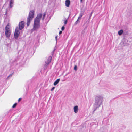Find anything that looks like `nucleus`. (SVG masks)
Returning a JSON list of instances; mask_svg holds the SVG:
<instances>
[{
	"instance_id": "5701e85b",
	"label": "nucleus",
	"mask_w": 132,
	"mask_h": 132,
	"mask_svg": "<svg viewBox=\"0 0 132 132\" xmlns=\"http://www.w3.org/2000/svg\"><path fill=\"white\" fill-rule=\"evenodd\" d=\"M81 18V17H80V16H79L78 18V19L79 20H80Z\"/></svg>"
},
{
	"instance_id": "412c9836",
	"label": "nucleus",
	"mask_w": 132,
	"mask_h": 132,
	"mask_svg": "<svg viewBox=\"0 0 132 132\" xmlns=\"http://www.w3.org/2000/svg\"><path fill=\"white\" fill-rule=\"evenodd\" d=\"M93 13V12H91V14H90V16H89V19H90V17H91V16H92V14Z\"/></svg>"
},
{
	"instance_id": "393cba45",
	"label": "nucleus",
	"mask_w": 132,
	"mask_h": 132,
	"mask_svg": "<svg viewBox=\"0 0 132 132\" xmlns=\"http://www.w3.org/2000/svg\"><path fill=\"white\" fill-rule=\"evenodd\" d=\"M57 36H56L55 37V39H56V41H57Z\"/></svg>"
},
{
	"instance_id": "f257e3e1",
	"label": "nucleus",
	"mask_w": 132,
	"mask_h": 132,
	"mask_svg": "<svg viewBox=\"0 0 132 132\" xmlns=\"http://www.w3.org/2000/svg\"><path fill=\"white\" fill-rule=\"evenodd\" d=\"M95 106L97 108L99 107L102 104L104 101V97L101 95H96L95 97Z\"/></svg>"
},
{
	"instance_id": "423d86ee",
	"label": "nucleus",
	"mask_w": 132,
	"mask_h": 132,
	"mask_svg": "<svg viewBox=\"0 0 132 132\" xmlns=\"http://www.w3.org/2000/svg\"><path fill=\"white\" fill-rule=\"evenodd\" d=\"M24 27V22L22 21L19 23V29L21 30Z\"/></svg>"
},
{
	"instance_id": "dca6fc26",
	"label": "nucleus",
	"mask_w": 132,
	"mask_h": 132,
	"mask_svg": "<svg viewBox=\"0 0 132 132\" xmlns=\"http://www.w3.org/2000/svg\"><path fill=\"white\" fill-rule=\"evenodd\" d=\"M79 22V20L78 19L77 21L75 22V25L77 24Z\"/></svg>"
},
{
	"instance_id": "4be33fe9",
	"label": "nucleus",
	"mask_w": 132,
	"mask_h": 132,
	"mask_svg": "<svg viewBox=\"0 0 132 132\" xmlns=\"http://www.w3.org/2000/svg\"><path fill=\"white\" fill-rule=\"evenodd\" d=\"M55 88V87H53L51 89V91H52Z\"/></svg>"
},
{
	"instance_id": "4468645a",
	"label": "nucleus",
	"mask_w": 132,
	"mask_h": 132,
	"mask_svg": "<svg viewBox=\"0 0 132 132\" xmlns=\"http://www.w3.org/2000/svg\"><path fill=\"white\" fill-rule=\"evenodd\" d=\"M17 105V103H15L13 105V106H12V108H15V107Z\"/></svg>"
},
{
	"instance_id": "39448f33",
	"label": "nucleus",
	"mask_w": 132,
	"mask_h": 132,
	"mask_svg": "<svg viewBox=\"0 0 132 132\" xmlns=\"http://www.w3.org/2000/svg\"><path fill=\"white\" fill-rule=\"evenodd\" d=\"M20 32L19 29L18 28H16L15 29L14 34V36L15 38L17 39L18 38L19 36Z\"/></svg>"
},
{
	"instance_id": "6e6552de",
	"label": "nucleus",
	"mask_w": 132,
	"mask_h": 132,
	"mask_svg": "<svg viewBox=\"0 0 132 132\" xmlns=\"http://www.w3.org/2000/svg\"><path fill=\"white\" fill-rule=\"evenodd\" d=\"M52 59V57L51 56H49L48 59L47 61H45V63L47 64H48L50 62L51 60Z\"/></svg>"
},
{
	"instance_id": "b1692460",
	"label": "nucleus",
	"mask_w": 132,
	"mask_h": 132,
	"mask_svg": "<svg viewBox=\"0 0 132 132\" xmlns=\"http://www.w3.org/2000/svg\"><path fill=\"white\" fill-rule=\"evenodd\" d=\"M62 33V31H60L59 32V34H61Z\"/></svg>"
},
{
	"instance_id": "7ed1b4c3",
	"label": "nucleus",
	"mask_w": 132,
	"mask_h": 132,
	"mask_svg": "<svg viewBox=\"0 0 132 132\" xmlns=\"http://www.w3.org/2000/svg\"><path fill=\"white\" fill-rule=\"evenodd\" d=\"M34 11L33 10H31L29 12L27 19V24L28 26L29 25L30 21L32 20L34 17Z\"/></svg>"
},
{
	"instance_id": "6ab92c4d",
	"label": "nucleus",
	"mask_w": 132,
	"mask_h": 132,
	"mask_svg": "<svg viewBox=\"0 0 132 132\" xmlns=\"http://www.w3.org/2000/svg\"><path fill=\"white\" fill-rule=\"evenodd\" d=\"M67 20H65L64 21V24H67Z\"/></svg>"
},
{
	"instance_id": "f8f14e48",
	"label": "nucleus",
	"mask_w": 132,
	"mask_h": 132,
	"mask_svg": "<svg viewBox=\"0 0 132 132\" xmlns=\"http://www.w3.org/2000/svg\"><path fill=\"white\" fill-rule=\"evenodd\" d=\"M14 2L13 0H10V4L9 5H12Z\"/></svg>"
},
{
	"instance_id": "bb28decb",
	"label": "nucleus",
	"mask_w": 132,
	"mask_h": 132,
	"mask_svg": "<svg viewBox=\"0 0 132 132\" xmlns=\"http://www.w3.org/2000/svg\"><path fill=\"white\" fill-rule=\"evenodd\" d=\"M83 0H80V1L81 2H82Z\"/></svg>"
},
{
	"instance_id": "f3484780",
	"label": "nucleus",
	"mask_w": 132,
	"mask_h": 132,
	"mask_svg": "<svg viewBox=\"0 0 132 132\" xmlns=\"http://www.w3.org/2000/svg\"><path fill=\"white\" fill-rule=\"evenodd\" d=\"M83 15V13H80V14L79 16L82 17Z\"/></svg>"
},
{
	"instance_id": "9d476101",
	"label": "nucleus",
	"mask_w": 132,
	"mask_h": 132,
	"mask_svg": "<svg viewBox=\"0 0 132 132\" xmlns=\"http://www.w3.org/2000/svg\"><path fill=\"white\" fill-rule=\"evenodd\" d=\"M60 80V79H57L56 80V81L54 82V85L55 86L58 83V82Z\"/></svg>"
},
{
	"instance_id": "cd10ccee",
	"label": "nucleus",
	"mask_w": 132,
	"mask_h": 132,
	"mask_svg": "<svg viewBox=\"0 0 132 132\" xmlns=\"http://www.w3.org/2000/svg\"><path fill=\"white\" fill-rule=\"evenodd\" d=\"M69 16L68 17V18H69Z\"/></svg>"
},
{
	"instance_id": "2eb2a0df",
	"label": "nucleus",
	"mask_w": 132,
	"mask_h": 132,
	"mask_svg": "<svg viewBox=\"0 0 132 132\" xmlns=\"http://www.w3.org/2000/svg\"><path fill=\"white\" fill-rule=\"evenodd\" d=\"M12 74H10L8 76V77H7V78L6 79H7V80H8L9 79V78L10 77H11L12 76Z\"/></svg>"
},
{
	"instance_id": "20e7f679",
	"label": "nucleus",
	"mask_w": 132,
	"mask_h": 132,
	"mask_svg": "<svg viewBox=\"0 0 132 132\" xmlns=\"http://www.w3.org/2000/svg\"><path fill=\"white\" fill-rule=\"evenodd\" d=\"M11 31L8 24L6 26L5 30V35L6 37H9L11 34Z\"/></svg>"
},
{
	"instance_id": "a878e982",
	"label": "nucleus",
	"mask_w": 132,
	"mask_h": 132,
	"mask_svg": "<svg viewBox=\"0 0 132 132\" xmlns=\"http://www.w3.org/2000/svg\"><path fill=\"white\" fill-rule=\"evenodd\" d=\"M21 98H19V99H18V101H20V100H21Z\"/></svg>"
},
{
	"instance_id": "aec40b11",
	"label": "nucleus",
	"mask_w": 132,
	"mask_h": 132,
	"mask_svg": "<svg viewBox=\"0 0 132 132\" xmlns=\"http://www.w3.org/2000/svg\"><path fill=\"white\" fill-rule=\"evenodd\" d=\"M64 28L65 27L64 26H63L61 28V29L62 30H64Z\"/></svg>"
},
{
	"instance_id": "a211bd4d",
	"label": "nucleus",
	"mask_w": 132,
	"mask_h": 132,
	"mask_svg": "<svg viewBox=\"0 0 132 132\" xmlns=\"http://www.w3.org/2000/svg\"><path fill=\"white\" fill-rule=\"evenodd\" d=\"M74 69L76 70L77 71V67L76 65H75L74 67Z\"/></svg>"
},
{
	"instance_id": "0eeeda50",
	"label": "nucleus",
	"mask_w": 132,
	"mask_h": 132,
	"mask_svg": "<svg viewBox=\"0 0 132 132\" xmlns=\"http://www.w3.org/2000/svg\"><path fill=\"white\" fill-rule=\"evenodd\" d=\"M74 111L75 113H77L79 110L78 107V106L76 105L73 108Z\"/></svg>"
},
{
	"instance_id": "f03ea898",
	"label": "nucleus",
	"mask_w": 132,
	"mask_h": 132,
	"mask_svg": "<svg viewBox=\"0 0 132 132\" xmlns=\"http://www.w3.org/2000/svg\"><path fill=\"white\" fill-rule=\"evenodd\" d=\"M42 16V14L39 13L37 14V17L35 19L33 28L34 30H36L39 28L40 20Z\"/></svg>"
},
{
	"instance_id": "ddd939ff",
	"label": "nucleus",
	"mask_w": 132,
	"mask_h": 132,
	"mask_svg": "<svg viewBox=\"0 0 132 132\" xmlns=\"http://www.w3.org/2000/svg\"><path fill=\"white\" fill-rule=\"evenodd\" d=\"M46 15V13H44V14L43 15V17L42 18V20H43L44 19Z\"/></svg>"
},
{
	"instance_id": "9b49d317",
	"label": "nucleus",
	"mask_w": 132,
	"mask_h": 132,
	"mask_svg": "<svg viewBox=\"0 0 132 132\" xmlns=\"http://www.w3.org/2000/svg\"><path fill=\"white\" fill-rule=\"evenodd\" d=\"M123 32V30H121L118 31V34L119 36L121 35Z\"/></svg>"
},
{
	"instance_id": "1a4fd4ad",
	"label": "nucleus",
	"mask_w": 132,
	"mask_h": 132,
	"mask_svg": "<svg viewBox=\"0 0 132 132\" xmlns=\"http://www.w3.org/2000/svg\"><path fill=\"white\" fill-rule=\"evenodd\" d=\"M70 2L69 0H66L65 1V4L67 7H69L70 4Z\"/></svg>"
}]
</instances>
